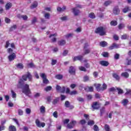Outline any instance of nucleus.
I'll use <instances>...</instances> for the list:
<instances>
[{
    "instance_id": "nucleus-1",
    "label": "nucleus",
    "mask_w": 131,
    "mask_h": 131,
    "mask_svg": "<svg viewBox=\"0 0 131 131\" xmlns=\"http://www.w3.org/2000/svg\"><path fill=\"white\" fill-rule=\"evenodd\" d=\"M27 78L29 81H32V75L29 72H28L27 74L23 76V79L19 80L18 83L19 85L21 86L19 88L22 89L23 94H25L26 96H29V94H31L30 89H29V85L24 83V81H26Z\"/></svg>"
},
{
    "instance_id": "nucleus-2",
    "label": "nucleus",
    "mask_w": 131,
    "mask_h": 131,
    "mask_svg": "<svg viewBox=\"0 0 131 131\" xmlns=\"http://www.w3.org/2000/svg\"><path fill=\"white\" fill-rule=\"evenodd\" d=\"M95 33H97L101 35V36H103V35H106V28H104L103 27H99L97 28L95 30Z\"/></svg>"
},
{
    "instance_id": "nucleus-3",
    "label": "nucleus",
    "mask_w": 131,
    "mask_h": 131,
    "mask_svg": "<svg viewBox=\"0 0 131 131\" xmlns=\"http://www.w3.org/2000/svg\"><path fill=\"white\" fill-rule=\"evenodd\" d=\"M40 76L43 79V83H44L45 84H48V83H49V80L47 79V76L46 75V74L41 73L40 74Z\"/></svg>"
},
{
    "instance_id": "nucleus-4",
    "label": "nucleus",
    "mask_w": 131,
    "mask_h": 131,
    "mask_svg": "<svg viewBox=\"0 0 131 131\" xmlns=\"http://www.w3.org/2000/svg\"><path fill=\"white\" fill-rule=\"evenodd\" d=\"M35 123L38 127H45L46 126V123L45 122L40 123V121L38 119L35 120Z\"/></svg>"
},
{
    "instance_id": "nucleus-5",
    "label": "nucleus",
    "mask_w": 131,
    "mask_h": 131,
    "mask_svg": "<svg viewBox=\"0 0 131 131\" xmlns=\"http://www.w3.org/2000/svg\"><path fill=\"white\" fill-rule=\"evenodd\" d=\"M77 122L76 121L72 120L71 121L70 123L68 124L67 127L68 128H73L75 125L76 124Z\"/></svg>"
},
{
    "instance_id": "nucleus-6",
    "label": "nucleus",
    "mask_w": 131,
    "mask_h": 131,
    "mask_svg": "<svg viewBox=\"0 0 131 131\" xmlns=\"http://www.w3.org/2000/svg\"><path fill=\"white\" fill-rule=\"evenodd\" d=\"M92 107L94 110H98L100 108V105L97 102H94L92 104Z\"/></svg>"
},
{
    "instance_id": "nucleus-7",
    "label": "nucleus",
    "mask_w": 131,
    "mask_h": 131,
    "mask_svg": "<svg viewBox=\"0 0 131 131\" xmlns=\"http://www.w3.org/2000/svg\"><path fill=\"white\" fill-rule=\"evenodd\" d=\"M83 58V56L82 55H79L77 56H75L73 58V60L74 62H75V61H82V59Z\"/></svg>"
},
{
    "instance_id": "nucleus-8",
    "label": "nucleus",
    "mask_w": 131,
    "mask_h": 131,
    "mask_svg": "<svg viewBox=\"0 0 131 131\" xmlns=\"http://www.w3.org/2000/svg\"><path fill=\"white\" fill-rule=\"evenodd\" d=\"M64 106L66 107V108H69V109H73L74 108V106L73 105H70V102H69L68 101H66L64 103Z\"/></svg>"
},
{
    "instance_id": "nucleus-9",
    "label": "nucleus",
    "mask_w": 131,
    "mask_h": 131,
    "mask_svg": "<svg viewBox=\"0 0 131 131\" xmlns=\"http://www.w3.org/2000/svg\"><path fill=\"white\" fill-rule=\"evenodd\" d=\"M72 10L75 16H78V15L79 14V13H80V11H79V10L77 9V8H72Z\"/></svg>"
},
{
    "instance_id": "nucleus-10",
    "label": "nucleus",
    "mask_w": 131,
    "mask_h": 131,
    "mask_svg": "<svg viewBox=\"0 0 131 131\" xmlns=\"http://www.w3.org/2000/svg\"><path fill=\"white\" fill-rule=\"evenodd\" d=\"M15 58H16V54L14 53H12L8 56V59L10 62L14 61V60H15Z\"/></svg>"
},
{
    "instance_id": "nucleus-11",
    "label": "nucleus",
    "mask_w": 131,
    "mask_h": 131,
    "mask_svg": "<svg viewBox=\"0 0 131 131\" xmlns=\"http://www.w3.org/2000/svg\"><path fill=\"white\" fill-rule=\"evenodd\" d=\"M99 64L101 65V66H104V67H107L108 65H109V62L106 60H101L99 62Z\"/></svg>"
},
{
    "instance_id": "nucleus-12",
    "label": "nucleus",
    "mask_w": 131,
    "mask_h": 131,
    "mask_svg": "<svg viewBox=\"0 0 131 131\" xmlns=\"http://www.w3.org/2000/svg\"><path fill=\"white\" fill-rule=\"evenodd\" d=\"M120 12V10H119L118 6H116L114 8L113 13L115 15H118Z\"/></svg>"
},
{
    "instance_id": "nucleus-13",
    "label": "nucleus",
    "mask_w": 131,
    "mask_h": 131,
    "mask_svg": "<svg viewBox=\"0 0 131 131\" xmlns=\"http://www.w3.org/2000/svg\"><path fill=\"white\" fill-rule=\"evenodd\" d=\"M119 46L116 43H114L109 47L110 50H113L114 49H118Z\"/></svg>"
},
{
    "instance_id": "nucleus-14",
    "label": "nucleus",
    "mask_w": 131,
    "mask_h": 131,
    "mask_svg": "<svg viewBox=\"0 0 131 131\" xmlns=\"http://www.w3.org/2000/svg\"><path fill=\"white\" fill-rule=\"evenodd\" d=\"M9 131H17L16 127L14 125H10L8 128Z\"/></svg>"
},
{
    "instance_id": "nucleus-15",
    "label": "nucleus",
    "mask_w": 131,
    "mask_h": 131,
    "mask_svg": "<svg viewBox=\"0 0 131 131\" xmlns=\"http://www.w3.org/2000/svg\"><path fill=\"white\" fill-rule=\"evenodd\" d=\"M37 6H38V4L37 3V2L35 1L31 6V9H35V8L37 7Z\"/></svg>"
},
{
    "instance_id": "nucleus-16",
    "label": "nucleus",
    "mask_w": 131,
    "mask_h": 131,
    "mask_svg": "<svg viewBox=\"0 0 131 131\" xmlns=\"http://www.w3.org/2000/svg\"><path fill=\"white\" fill-rule=\"evenodd\" d=\"M69 72L71 74H75V69L73 67H71L70 68Z\"/></svg>"
},
{
    "instance_id": "nucleus-17",
    "label": "nucleus",
    "mask_w": 131,
    "mask_h": 131,
    "mask_svg": "<svg viewBox=\"0 0 131 131\" xmlns=\"http://www.w3.org/2000/svg\"><path fill=\"white\" fill-rule=\"evenodd\" d=\"M11 8H12V4L11 3H7L5 6L6 10H10V9H11Z\"/></svg>"
},
{
    "instance_id": "nucleus-18",
    "label": "nucleus",
    "mask_w": 131,
    "mask_h": 131,
    "mask_svg": "<svg viewBox=\"0 0 131 131\" xmlns=\"http://www.w3.org/2000/svg\"><path fill=\"white\" fill-rule=\"evenodd\" d=\"M121 76L123 77H125V78H128V76H129V74L127 72H124L121 74Z\"/></svg>"
},
{
    "instance_id": "nucleus-19",
    "label": "nucleus",
    "mask_w": 131,
    "mask_h": 131,
    "mask_svg": "<svg viewBox=\"0 0 131 131\" xmlns=\"http://www.w3.org/2000/svg\"><path fill=\"white\" fill-rule=\"evenodd\" d=\"M99 46H100V47L104 48V47H106L107 46V42L105 41H101L99 43Z\"/></svg>"
},
{
    "instance_id": "nucleus-20",
    "label": "nucleus",
    "mask_w": 131,
    "mask_h": 131,
    "mask_svg": "<svg viewBox=\"0 0 131 131\" xmlns=\"http://www.w3.org/2000/svg\"><path fill=\"white\" fill-rule=\"evenodd\" d=\"M113 77L114 78H115L116 80H119V79H120V77H119V76L116 73H113Z\"/></svg>"
},
{
    "instance_id": "nucleus-21",
    "label": "nucleus",
    "mask_w": 131,
    "mask_h": 131,
    "mask_svg": "<svg viewBox=\"0 0 131 131\" xmlns=\"http://www.w3.org/2000/svg\"><path fill=\"white\" fill-rule=\"evenodd\" d=\"M16 67L18 69H23V68H24V66H23V64H22L21 63H18L16 65Z\"/></svg>"
},
{
    "instance_id": "nucleus-22",
    "label": "nucleus",
    "mask_w": 131,
    "mask_h": 131,
    "mask_svg": "<svg viewBox=\"0 0 131 131\" xmlns=\"http://www.w3.org/2000/svg\"><path fill=\"white\" fill-rule=\"evenodd\" d=\"M96 89L97 91V92H101L102 91V88H101V84H97Z\"/></svg>"
},
{
    "instance_id": "nucleus-23",
    "label": "nucleus",
    "mask_w": 131,
    "mask_h": 131,
    "mask_svg": "<svg viewBox=\"0 0 131 131\" xmlns=\"http://www.w3.org/2000/svg\"><path fill=\"white\" fill-rule=\"evenodd\" d=\"M128 37H129V36L127 34H124L121 36V39H127Z\"/></svg>"
},
{
    "instance_id": "nucleus-24",
    "label": "nucleus",
    "mask_w": 131,
    "mask_h": 131,
    "mask_svg": "<svg viewBox=\"0 0 131 131\" xmlns=\"http://www.w3.org/2000/svg\"><path fill=\"white\" fill-rule=\"evenodd\" d=\"M66 43V41L65 40H61L58 41L59 46H64Z\"/></svg>"
},
{
    "instance_id": "nucleus-25",
    "label": "nucleus",
    "mask_w": 131,
    "mask_h": 131,
    "mask_svg": "<svg viewBox=\"0 0 131 131\" xmlns=\"http://www.w3.org/2000/svg\"><path fill=\"white\" fill-rule=\"evenodd\" d=\"M40 111L41 113H45L46 112V107L43 105H42L40 107Z\"/></svg>"
},
{
    "instance_id": "nucleus-26",
    "label": "nucleus",
    "mask_w": 131,
    "mask_h": 131,
    "mask_svg": "<svg viewBox=\"0 0 131 131\" xmlns=\"http://www.w3.org/2000/svg\"><path fill=\"white\" fill-rule=\"evenodd\" d=\"M89 17L91 19H95L96 18V15H95V13L92 12L89 14Z\"/></svg>"
},
{
    "instance_id": "nucleus-27",
    "label": "nucleus",
    "mask_w": 131,
    "mask_h": 131,
    "mask_svg": "<svg viewBox=\"0 0 131 131\" xmlns=\"http://www.w3.org/2000/svg\"><path fill=\"white\" fill-rule=\"evenodd\" d=\"M127 103H128V100L127 99H123L122 101V104H123L124 106H126V105H127Z\"/></svg>"
},
{
    "instance_id": "nucleus-28",
    "label": "nucleus",
    "mask_w": 131,
    "mask_h": 131,
    "mask_svg": "<svg viewBox=\"0 0 131 131\" xmlns=\"http://www.w3.org/2000/svg\"><path fill=\"white\" fill-rule=\"evenodd\" d=\"M44 17L45 19L49 20V19H50V17H51V15L49 13H45Z\"/></svg>"
},
{
    "instance_id": "nucleus-29",
    "label": "nucleus",
    "mask_w": 131,
    "mask_h": 131,
    "mask_svg": "<svg viewBox=\"0 0 131 131\" xmlns=\"http://www.w3.org/2000/svg\"><path fill=\"white\" fill-rule=\"evenodd\" d=\"M125 25H124V24H120L118 26V29L120 30H121V29H122L123 28H124L125 27Z\"/></svg>"
},
{
    "instance_id": "nucleus-30",
    "label": "nucleus",
    "mask_w": 131,
    "mask_h": 131,
    "mask_svg": "<svg viewBox=\"0 0 131 131\" xmlns=\"http://www.w3.org/2000/svg\"><path fill=\"white\" fill-rule=\"evenodd\" d=\"M117 90L118 91V95H122V94L123 93V90H122V89L120 88H117Z\"/></svg>"
},
{
    "instance_id": "nucleus-31",
    "label": "nucleus",
    "mask_w": 131,
    "mask_h": 131,
    "mask_svg": "<svg viewBox=\"0 0 131 131\" xmlns=\"http://www.w3.org/2000/svg\"><path fill=\"white\" fill-rule=\"evenodd\" d=\"M84 54L85 55H87V54H90L91 53V49H84Z\"/></svg>"
},
{
    "instance_id": "nucleus-32",
    "label": "nucleus",
    "mask_w": 131,
    "mask_h": 131,
    "mask_svg": "<svg viewBox=\"0 0 131 131\" xmlns=\"http://www.w3.org/2000/svg\"><path fill=\"white\" fill-rule=\"evenodd\" d=\"M129 95L131 96V90L130 89H126V93H125V96Z\"/></svg>"
},
{
    "instance_id": "nucleus-33",
    "label": "nucleus",
    "mask_w": 131,
    "mask_h": 131,
    "mask_svg": "<svg viewBox=\"0 0 131 131\" xmlns=\"http://www.w3.org/2000/svg\"><path fill=\"white\" fill-rule=\"evenodd\" d=\"M111 26H116L117 25V21L116 20H113L111 22Z\"/></svg>"
},
{
    "instance_id": "nucleus-34",
    "label": "nucleus",
    "mask_w": 131,
    "mask_h": 131,
    "mask_svg": "<svg viewBox=\"0 0 131 131\" xmlns=\"http://www.w3.org/2000/svg\"><path fill=\"white\" fill-rule=\"evenodd\" d=\"M100 116H103V114L105 113V107H102L100 109Z\"/></svg>"
},
{
    "instance_id": "nucleus-35",
    "label": "nucleus",
    "mask_w": 131,
    "mask_h": 131,
    "mask_svg": "<svg viewBox=\"0 0 131 131\" xmlns=\"http://www.w3.org/2000/svg\"><path fill=\"white\" fill-rule=\"evenodd\" d=\"M79 69L80 70V71H84V72H86V69H85L84 67H79Z\"/></svg>"
},
{
    "instance_id": "nucleus-36",
    "label": "nucleus",
    "mask_w": 131,
    "mask_h": 131,
    "mask_svg": "<svg viewBox=\"0 0 131 131\" xmlns=\"http://www.w3.org/2000/svg\"><path fill=\"white\" fill-rule=\"evenodd\" d=\"M55 78H56L57 79H62L63 78V75L60 74L56 75Z\"/></svg>"
},
{
    "instance_id": "nucleus-37",
    "label": "nucleus",
    "mask_w": 131,
    "mask_h": 131,
    "mask_svg": "<svg viewBox=\"0 0 131 131\" xmlns=\"http://www.w3.org/2000/svg\"><path fill=\"white\" fill-rule=\"evenodd\" d=\"M107 89V84L103 83L101 88V91H105Z\"/></svg>"
},
{
    "instance_id": "nucleus-38",
    "label": "nucleus",
    "mask_w": 131,
    "mask_h": 131,
    "mask_svg": "<svg viewBox=\"0 0 131 131\" xmlns=\"http://www.w3.org/2000/svg\"><path fill=\"white\" fill-rule=\"evenodd\" d=\"M45 91H46V92H50V91H52V86H48L45 89Z\"/></svg>"
},
{
    "instance_id": "nucleus-39",
    "label": "nucleus",
    "mask_w": 131,
    "mask_h": 131,
    "mask_svg": "<svg viewBox=\"0 0 131 131\" xmlns=\"http://www.w3.org/2000/svg\"><path fill=\"white\" fill-rule=\"evenodd\" d=\"M102 55L105 58H107L109 56V53L108 52H103Z\"/></svg>"
},
{
    "instance_id": "nucleus-40",
    "label": "nucleus",
    "mask_w": 131,
    "mask_h": 131,
    "mask_svg": "<svg viewBox=\"0 0 131 131\" xmlns=\"http://www.w3.org/2000/svg\"><path fill=\"white\" fill-rule=\"evenodd\" d=\"M16 28L17 26L16 25H14L10 28V31H13V30H15V29H16Z\"/></svg>"
},
{
    "instance_id": "nucleus-41",
    "label": "nucleus",
    "mask_w": 131,
    "mask_h": 131,
    "mask_svg": "<svg viewBox=\"0 0 131 131\" xmlns=\"http://www.w3.org/2000/svg\"><path fill=\"white\" fill-rule=\"evenodd\" d=\"M126 61L127 62V65H131V59L127 57L126 59Z\"/></svg>"
},
{
    "instance_id": "nucleus-42",
    "label": "nucleus",
    "mask_w": 131,
    "mask_h": 131,
    "mask_svg": "<svg viewBox=\"0 0 131 131\" xmlns=\"http://www.w3.org/2000/svg\"><path fill=\"white\" fill-rule=\"evenodd\" d=\"M120 56V55H119V54L116 53L114 55V59H115V60H118V59H119V57Z\"/></svg>"
},
{
    "instance_id": "nucleus-43",
    "label": "nucleus",
    "mask_w": 131,
    "mask_h": 131,
    "mask_svg": "<svg viewBox=\"0 0 131 131\" xmlns=\"http://www.w3.org/2000/svg\"><path fill=\"white\" fill-rule=\"evenodd\" d=\"M93 129L94 131H99L100 129H99V127L97 125H95L93 127Z\"/></svg>"
},
{
    "instance_id": "nucleus-44",
    "label": "nucleus",
    "mask_w": 131,
    "mask_h": 131,
    "mask_svg": "<svg viewBox=\"0 0 131 131\" xmlns=\"http://www.w3.org/2000/svg\"><path fill=\"white\" fill-rule=\"evenodd\" d=\"M58 102H59V98H57L53 100V104L54 105H56V104H57Z\"/></svg>"
},
{
    "instance_id": "nucleus-45",
    "label": "nucleus",
    "mask_w": 131,
    "mask_h": 131,
    "mask_svg": "<svg viewBox=\"0 0 131 131\" xmlns=\"http://www.w3.org/2000/svg\"><path fill=\"white\" fill-rule=\"evenodd\" d=\"M104 128L106 131H110V126L107 124L105 125Z\"/></svg>"
},
{
    "instance_id": "nucleus-46",
    "label": "nucleus",
    "mask_w": 131,
    "mask_h": 131,
    "mask_svg": "<svg viewBox=\"0 0 131 131\" xmlns=\"http://www.w3.org/2000/svg\"><path fill=\"white\" fill-rule=\"evenodd\" d=\"M88 125H94L95 124V122L94 121H89L88 122Z\"/></svg>"
},
{
    "instance_id": "nucleus-47",
    "label": "nucleus",
    "mask_w": 131,
    "mask_h": 131,
    "mask_svg": "<svg viewBox=\"0 0 131 131\" xmlns=\"http://www.w3.org/2000/svg\"><path fill=\"white\" fill-rule=\"evenodd\" d=\"M28 68H33V67H34V64L33 63L31 62L28 64Z\"/></svg>"
},
{
    "instance_id": "nucleus-48",
    "label": "nucleus",
    "mask_w": 131,
    "mask_h": 131,
    "mask_svg": "<svg viewBox=\"0 0 131 131\" xmlns=\"http://www.w3.org/2000/svg\"><path fill=\"white\" fill-rule=\"evenodd\" d=\"M129 10V9L128 8V7H126L123 9V12L127 13V12H128Z\"/></svg>"
},
{
    "instance_id": "nucleus-49",
    "label": "nucleus",
    "mask_w": 131,
    "mask_h": 131,
    "mask_svg": "<svg viewBox=\"0 0 131 131\" xmlns=\"http://www.w3.org/2000/svg\"><path fill=\"white\" fill-rule=\"evenodd\" d=\"M5 21L6 22V23H7V24H9V23L11 22V19H10V18L8 17H5Z\"/></svg>"
},
{
    "instance_id": "nucleus-50",
    "label": "nucleus",
    "mask_w": 131,
    "mask_h": 131,
    "mask_svg": "<svg viewBox=\"0 0 131 131\" xmlns=\"http://www.w3.org/2000/svg\"><path fill=\"white\" fill-rule=\"evenodd\" d=\"M26 113L27 114H30L31 113V110L29 108H27L26 109Z\"/></svg>"
},
{
    "instance_id": "nucleus-51",
    "label": "nucleus",
    "mask_w": 131,
    "mask_h": 131,
    "mask_svg": "<svg viewBox=\"0 0 131 131\" xmlns=\"http://www.w3.org/2000/svg\"><path fill=\"white\" fill-rule=\"evenodd\" d=\"M20 17L23 19V20H24L25 21H26V20H27V19H28V17H27V15H21L20 16Z\"/></svg>"
},
{
    "instance_id": "nucleus-52",
    "label": "nucleus",
    "mask_w": 131,
    "mask_h": 131,
    "mask_svg": "<svg viewBox=\"0 0 131 131\" xmlns=\"http://www.w3.org/2000/svg\"><path fill=\"white\" fill-rule=\"evenodd\" d=\"M53 115L55 118H58V112L57 111L54 112Z\"/></svg>"
},
{
    "instance_id": "nucleus-53",
    "label": "nucleus",
    "mask_w": 131,
    "mask_h": 131,
    "mask_svg": "<svg viewBox=\"0 0 131 131\" xmlns=\"http://www.w3.org/2000/svg\"><path fill=\"white\" fill-rule=\"evenodd\" d=\"M65 90H66V88L65 87L63 86L62 88L61 87V89H60V90H59V92L60 93H65Z\"/></svg>"
},
{
    "instance_id": "nucleus-54",
    "label": "nucleus",
    "mask_w": 131,
    "mask_h": 131,
    "mask_svg": "<svg viewBox=\"0 0 131 131\" xmlns=\"http://www.w3.org/2000/svg\"><path fill=\"white\" fill-rule=\"evenodd\" d=\"M111 3H112L111 1H106L104 3V6H106V7H107V6H109V5H110L111 4Z\"/></svg>"
},
{
    "instance_id": "nucleus-55",
    "label": "nucleus",
    "mask_w": 131,
    "mask_h": 131,
    "mask_svg": "<svg viewBox=\"0 0 131 131\" xmlns=\"http://www.w3.org/2000/svg\"><path fill=\"white\" fill-rule=\"evenodd\" d=\"M37 21V18L36 17H34L32 20V24H35L36 22Z\"/></svg>"
},
{
    "instance_id": "nucleus-56",
    "label": "nucleus",
    "mask_w": 131,
    "mask_h": 131,
    "mask_svg": "<svg viewBox=\"0 0 131 131\" xmlns=\"http://www.w3.org/2000/svg\"><path fill=\"white\" fill-rule=\"evenodd\" d=\"M69 121H70V120L69 119H67L63 120V124H67L69 123Z\"/></svg>"
},
{
    "instance_id": "nucleus-57",
    "label": "nucleus",
    "mask_w": 131,
    "mask_h": 131,
    "mask_svg": "<svg viewBox=\"0 0 131 131\" xmlns=\"http://www.w3.org/2000/svg\"><path fill=\"white\" fill-rule=\"evenodd\" d=\"M72 36H73V34L72 33H70L66 35V37L67 38H69V37H72Z\"/></svg>"
},
{
    "instance_id": "nucleus-58",
    "label": "nucleus",
    "mask_w": 131,
    "mask_h": 131,
    "mask_svg": "<svg viewBox=\"0 0 131 131\" xmlns=\"http://www.w3.org/2000/svg\"><path fill=\"white\" fill-rule=\"evenodd\" d=\"M11 94H12V98H16V93H15V92H14V91L11 90Z\"/></svg>"
},
{
    "instance_id": "nucleus-59",
    "label": "nucleus",
    "mask_w": 131,
    "mask_h": 131,
    "mask_svg": "<svg viewBox=\"0 0 131 131\" xmlns=\"http://www.w3.org/2000/svg\"><path fill=\"white\" fill-rule=\"evenodd\" d=\"M57 64V60L56 59H52L51 64L52 65H56Z\"/></svg>"
},
{
    "instance_id": "nucleus-60",
    "label": "nucleus",
    "mask_w": 131,
    "mask_h": 131,
    "mask_svg": "<svg viewBox=\"0 0 131 131\" xmlns=\"http://www.w3.org/2000/svg\"><path fill=\"white\" fill-rule=\"evenodd\" d=\"M68 54V50H64L63 52L62 53V55L65 57V56H67V54Z\"/></svg>"
},
{
    "instance_id": "nucleus-61",
    "label": "nucleus",
    "mask_w": 131,
    "mask_h": 131,
    "mask_svg": "<svg viewBox=\"0 0 131 131\" xmlns=\"http://www.w3.org/2000/svg\"><path fill=\"white\" fill-rule=\"evenodd\" d=\"M77 100L78 101H79V102H83L84 101V100L83 99V98H81V97H77Z\"/></svg>"
},
{
    "instance_id": "nucleus-62",
    "label": "nucleus",
    "mask_w": 131,
    "mask_h": 131,
    "mask_svg": "<svg viewBox=\"0 0 131 131\" xmlns=\"http://www.w3.org/2000/svg\"><path fill=\"white\" fill-rule=\"evenodd\" d=\"M77 94V92L75 91H73L70 93V95L72 96L73 95H76Z\"/></svg>"
},
{
    "instance_id": "nucleus-63",
    "label": "nucleus",
    "mask_w": 131,
    "mask_h": 131,
    "mask_svg": "<svg viewBox=\"0 0 131 131\" xmlns=\"http://www.w3.org/2000/svg\"><path fill=\"white\" fill-rule=\"evenodd\" d=\"M18 114L19 115H22L23 114V111H22L21 109H19L18 110Z\"/></svg>"
},
{
    "instance_id": "nucleus-64",
    "label": "nucleus",
    "mask_w": 131,
    "mask_h": 131,
    "mask_svg": "<svg viewBox=\"0 0 131 131\" xmlns=\"http://www.w3.org/2000/svg\"><path fill=\"white\" fill-rule=\"evenodd\" d=\"M89 77L88 76H85L83 78L84 81H88L89 80Z\"/></svg>"
}]
</instances>
